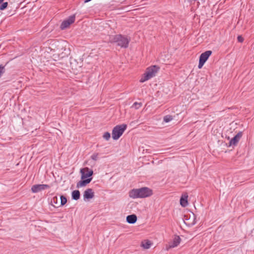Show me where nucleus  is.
<instances>
[{
    "label": "nucleus",
    "mask_w": 254,
    "mask_h": 254,
    "mask_svg": "<svg viewBox=\"0 0 254 254\" xmlns=\"http://www.w3.org/2000/svg\"><path fill=\"white\" fill-rule=\"evenodd\" d=\"M91 0H84V2H89V1H91Z\"/></svg>",
    "instance_id": "nucleus-25"
},
{
    "label": "nucleus",
    "mask_w": 254,
    "mask_h": 254,
    "mask_svg": "<svg viewBox=\"0 0 254 254\" xmlns=\"http://www.w3.org/2000/svg\"><path fill=\"white\" fill-rule=\"evenodd\" d=\"M8 5V3L7 2H5L2 3V4L0 6V9L1 10H3L5 9Z\"/></svg>",
    "instance_id": "nucleus-20"
},
{
    "label": "nucleus",
    "mask_w": 254,
    "mask_h": 254,
    "mask_svg": "<svg viewBox=\"0 0 254 254\" xmlns=\"http://www.w3.org/2000/svg\"><path fill=\"white\" fill-rule=\"evenodd\" d=\"M80 173L81 174V179H85L90 176H91L93 172L92 170H90L88 167H85L80 169Z\"/></svg>",
    "instance_id": "nucleus-8"
},
{
    "label": "nucleus",
    "mask_w": 254,
    "mask_h": 254,
    "mask_svg": "<svg viewBox=\"0 0 254 254\" xmlns=\"http://www.w3.org/2000/svg\"><path fill=\"white\" fill-rule=\"evenodd\" d=\"M188 195L187 193H184L182 194L180 199V204L182 206L185 207L188 205Z\"/></svg>",
    "instance_id": "nucleus-13"
},
{
    "label": "nucleus",
    "mask_w": 254,
    "mask_h": 254,
    "mask_svg": "<svg viewBox=\"0 0 254 254\" xmlns=\"http://www.w3.org/2000/svg\"><path fill=\"white\" fill-rule=\"evenodd\" d=\"M211 54L212 52L211 51H207L200 55L199 57V64L198 65V67L199 69L202 68L204 63L207 60V59L211 55Z\"/></svg>",
    "instance_id": "nucleus-5"
},
{
    "label": "nucleus",
    "mask_w": 254,
    "mask_h": 254,
    "mask_svg": "<svg viewBox=\"0 0 254 254\" xmlns=\"http://www.w3.org/2000/svg\"><path fill=\"white\" fill-rule=\"evenodd\" d=\"M173 119V118L170 115L166 116L164 117V121L166 123H168L170 121H172Z\"/></svg>",
    "instance_id": "nucleus-17"
},
{
    "label": "nucleus",
    "mask_w": 254,
    "mask_h": 254,
    "mask_svg": "<svg viewBox=\"0 0 254 254\" xmlns=\"http://www.w3.org/2000/svg\"><path fill=\"white\" fill-rule=\"evenodd\" d=\"M151 242L149 241H148V240L144 241L142 242L141 243V246L145 249H148L150 248V247H151Z\"/></svg>",
    "instance_id": "nucleus-16"
},
{
    "label": "nucleus",
    "mask_w": 254,
    "mask_h": 254,
    "mask_svg": "<svg viewBox=\"0 0 254 254\" xmlns=\"http://www.w3.org/2000/svg\"><path fill=\"white\" fill-rule=\"evenodd\" d=\"M5 72L4 66L2 65H0V78Z\"/></svg>",
    "instance_id": "nucleus-23"
},
{
    "label": "nucleus",
    "mask_w": 254,
    "mask_h": 254,
    "mask_svg": "<svg viewBox=\"0 0 254 254\" xmlns=\"http://www.w3.org/2000/svg\"><path fill=\"white\" fill-rule=\"evenodd\" d=\"M92 180V178H88L87 179H82V180L80 181L77 183L76 187L77 188H82L86 186L88 184H89Z\"/></svg>",
    "instance_id": "nucleus-12"
},
{
    "label": "nucleus",
    "mask_w": 254,
    "mask_h": 254,
    "mask_svg": "<svg viewBox=\"0 0 254 254\" xmlns=\"http://www.w3.org/2000/svg\"><path fill=\"white\" fill-rule=\"evenodd\" d=\"M110 41L112 43H117L118 45L122 48H127L128 46L129 40L127 37L122 35H117L110 37Z\"/></svg>",
    "instance_id": "nucleus-2"
},
{
    "label": "nucleus",
    "mask_w": 254,
    "mask_h": 254,
    "mask_svg": "<svg viewBox=\"0 0 254 254\" xmlns=\"http://www.w3.org/2000/svg\"><path fill=\"white\" fill-rule=\"evenodd\" d=\"M80 193L79 190H73L71 193L72 198L74 200H78L79 199Z\"/></svg>",
    "instance_id": "nucleus-15"
},
{
    "label": "nucleus",
    "mask_w": 254,
    "mask_h": 254,
    "mask_svg": "<svg viewBox=\"0 0 254 254\" xmlns=\"http://www.w3.org/2000/svg\"><path fill=\"white\" fill-rule=\"evenodd\" d=\"M67 202V199L65 197L62 195L61 196V203L62 205H64Z\"/></svg>",
    "instance_id": "nucleus-19"
},
{
    "label": "nucleus",
    "mask_w": 254,
    "mask_h": 254,
    "mask_svg": "<svg viewBox=\"0 0 254 254\" xmlns=\"http://www.w3.org/2000/svg\"><path fill=\"white\" fill-rule=\"evenodd\" d=\"M94 196V192L91 189H88L83 192V199L85 201L93 198Z\"/></svg>",
    "instance_id": "nucleus-10"
},
{
    "label": "nucleus",
    "mask_w": 254,
    "mask_h": 254,
    "mask_svg": "<svg viewBox=\"0 0 254 254\" xmlns=\"http://www.w3.org/2000/svg\"><path fill=\"white\" fill-rule=\"evenodd\" d=\"M181 242V239L179 236H175L172 241L170 242L167 246L166 250H169L170 249L177 247L180 244Z\"/></svg>",
    "instance_id": "nucleus-7"
},
{
    "label": "nucleus",
    "mask_w": 254,
    "mask_h": 254,
    "mask_svg": "<svg viewBox=\"0 0 254 254\" xmlns=\"http://www.w3.org/2000/svg\"><path fill=\"white\" fill-rule=\"evenodd\" d=\"M75 21V16L71 15L69 16L66 20L64 21L61 25L62 29H64L67 28L71 24L73 23Z\"/></svg>",
    "instance_id": "nucleus-9"
},
{
    "label": "nucleus",
    "mask_w": 254,
    "mask_h": 254,
    "mask_svg": "<svg viewBox=\"0 0 254 254\" xmlns=\"http://www.w3.org/2000/svg\"><path fill=\"white\" fill-rule=\"evenodd\" d=\"M142 106V103H138V102H134L133 104L132 105V107L135 108V109H138L140 107Z\"/></svg>",
    "instance_id": "nucleus-18"
},
{
    "label": "nucleus",
    "mask_w": 254,
    "mask_h": 254,
    "mask_svg": "<svg viewBox=\"0 0 254 254\" xmlns=\"http://www.w3.org/2000/svg\"><path fill=\"white\" fill-rule=\"evenodd\" d=\"M152 190L146 187L137 189H132L129 192V196L132 198H144L151 196Z\"/></svg>",
    "instance_id": "nucleus-1"
},
{
    "label": "nucleus",
    "mask_w": 254,
    "mask_h": 254,
    "mask_svg": "<svg viewBox=\"0 0 254 254\" xmlns=\"http://www.w3.org/2000/svg\"><path fill=\"white\" fill-rule=\"evenodd\" d=\"M159 70V67L153 65L148 67L145 72L140 79L139 81L141 83L145 82L154 77Z\"/></svg>",
    "instance_id": "nucleus-3"
},
{
    "label": "nucleus",
    "mask_w": 254,
    "mask_h": 254,
    "mask_svg": "<svg viewBox=\"0 0 254 254\" xmlns=\"http://www.w3.org/2000/svg\"><path fill=\"white\" fill-rule=\"evenodd\" d=\"M127 127V125L125 124L116 126L112 131V138L115 140L119 139L123 134Z\"/></svg>",
    "instance_id": "nucleus-4"
},
{
    "label": "nucleus",
    "mask_w": 254,
    "mask_h": 254,
    "mask_svg": "<svg viewBox=\"0 0 254 254\" xmlns=\"http://www.w3.org/2000/svg\"><path fill=\"white\" fill-rule=\"evenodd\" d=\"M238 41L240 42H243L244 41V38L241 36H239L238 37Z\"/></svg>",
    "instance_id": "nucleus-24"
},
{
    "label": "nucleus",
    "mask_w": 254,
    "mask_h": 254,
    "mask_svg": "<svg viewBox=\"0 0 254 254\" xmlns=\"http://www.w3.org/2000/svg\"><path fill=\"white\" fill-rule=\"evenodd\" d=\"M98 156H99V154L98 153H94L91 156V158L93 160H94V161H96L98 160Z\"/></svg>",
    "instance_id": "nucleus-22"
},
{
    "label": "nucleus",
    "mask_w": 254,
    "mask_h": 254,
    "mask_svg": "<svg viewBox=\"0 0 254 254\" xmlns=\"http://www.w3.org/2000/svg\"><path fill=\"white\" fill-rule=\"evenodd\" d=\"M242 136V132H239L229 142V146L236 145Z\"/></svg>",
    "instance_id": "nucleus-11"
},
{
    "label": "nucleus",
    "mask_w": 254,
    "mask_h": 254,
    "mask_svg": "<svg viewBox=\"0 0 254 254\" xmlns=\"http://www.w3.org/2000/svg\"><path fill=\"white\" fill-rule=\"evenodd\" d=\"M111 137L110 133L108 132H105L103 135V137L104 139H105L106 140H108Z\"/></svg>",
    "instance_id": "nucleus-21"
},
{
    "label": "nucleus",
    "mask_w": 254,
    "mask_h": 254,
    "mask_svg": "<svg viewBox=\"0 0 254 254\" xmlns=\"http://www.w3.org/2000/svg\"><path fill=\"white\" fill-rule=\"evenodd\" d=\"M137 221V217L135 214L128 215L127 217V221L129 224H134Z\"/></svg>",
    "instance_id": "nucleus-14"
},
{
    "label": "nucleus",
    "mask_w": 254,
    "mask_h": 254,
    "mask_svg": "<svg viewBox=\"0 0 254 254\" xmlns=\"http://www.w3.org/2000/svg\"><path fill=\"white\" fill-rule=\"evenodd\" d=\"M50 188L49 186L45 184L34 185L31 187V191L33 193H37Z\"/></svg>",
    "instance_id": "nucleus-6"
},
{
    "label": "nucleus",
    "mask_w": 254,
    "mask_h": 254,
    "mask_svg": "<svg viewBox=\"0 0 254 254\" xmlns=\"http://www.w3.org/2000/svg\"><path fill=\"white\" fill-rule=\"evenodd\" d=\"M4 0H0V4L3 2Z\"/></svg>",
    "instance_id": "nucleus-26"
}]
</instances>
